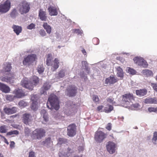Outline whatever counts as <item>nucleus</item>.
Wrapping results in <instances>:
<instances>
[{"mask_svg":"<svg viewBox=\"0 0 157 157\" xmlns=\"http://www.w3.org/2000/svg\"><path fill=\"white\" fill-rule=\"evenodd\" d=\"M43 26L46 30L48 33L50 34L52 31V28L51 26L47 22H44Z\"/></svg>","mask_w":157,"mask_h":157,"instance_id":"obj_31","label":"nucleus"},{"mask_svg":"<svg viewBox=\"0 0 157 157\" xmlns=\"http://www.w3.org/2000/svg\"><path fill=\"white\" fill-rule=\"evenodd\" d=\"M85 71H86V72L88 74H89L90 72V68L88 67L84 68Z\"/></svg>","mask_w":157,"mask_h":157,"instance_id":"obj_62","label":"nucleus"},{"mask_svg":"<svg viewBox=\"0 0 157 157\" xmlns=\"http://www.w3.org/2000/svg\"><path fill=\"white\" fill-rule=\"evenodd\" d=\"M11 64L10 63H6L4 64V70L6 72L10 71L11 69Z\"/></svg>","mask_w":157,"mask_h":157,"instance_id":"obj_34","label":"nucleus"},{"mask_svg":"<svg viewBox=\"0 0 157 157\" xmlns=\"http://www.w3.org/2000/svg\"><path fill=\"white\" fill-rule=\"evenodd\" d=\"M0 131L2 133H6L7 129L5 125L2 126L0 128Z\"/></svg>","mask_w":157,"mask_h":157,"instance_id":"obj_46","label":"nucleus"},{"mask_svg":"<svg viewBox=\"0 0 157 157\" xmlns=\"http://www.w3.org/2000/svg\"><path fill=\"white\" fill-rule=\"evenodd\" d=\"M73 152V150L70 148L68 147L65 152H60L59 156V157H67L70 156Z\"/></svg>","mask_w":157,"mask_h":157,"instance_id":"obj_21","label":"nucleus"},{"mask_svg":"<svg viewBox=\"0 0 157 157\" xmlns=\"http://www.w3.org/2000/svg\"><path fill=\"white\" fill-rule=\"evenodd\" d=\"M10 8V2L8 0L3 3L0 4V13L2 14L7 13Z\"/></svg>","mask_w":157,"mask_h":157,"instance_id":"obj_10","label":"nucleus"},{"mask_svg":"<svg viewBox=\"0 0 157 157\" xmlns=\"http://www.w3.org/2000/svg\"><path fill=\"white\" fill-rule=\"evenodd\" d=\"M123 103L127 105L126 107H129L132 105V101L133 100L132 95L130 94H126L123 95Z\"/></svg>","mask_w":157,"mask_h":157,"instance_id":"obj_8","label":"nucleus"},{"mask_svg":"<svg viewBox=\"0 0 157 157\" xmlns=\"http://www.w3.org/2000/svg\"><path fill=\"white\" fill-rule=\"evenodd\" d=\"M37 59V56L36 55L30 54L24 58L23 63L25 65L29 66L32 64Z\"/></svg>","mask_w":157,"mask_h":157,"instance_id":"obj_6","label":"nucleus"},{"mask_svg":"<svg viewBox=\"0 0 157 157\" xmlns=\"http://www.w3.org/2000/svg\"><path fill=\"white\" fill-rule=\"evenodd\" d=\"M0 90L5 93H9L10 90V88L6 85L0 82Z\"/></svg>","mask_w":157,"mask_h":157,"instance_id":"obj_24","label":"nucleus"},{"mask_svg":"<svg viewBox=\"0 0 157 157\" xmlns=\"http://www.w3.org/2000/svg\"><path fill=\"white\" fill-rule=\"evenodd\" d=\"M76 133V126L75 124H73L70 125L67 127V135L72 137L75 135Z\"/></svg>","mask_w":157,"mask_h":157,"instance_id":"obj_13","label":"nucleus"},{"mask_svg":"<svg viewBox=\"0 0 157 157\" xmlns=\"http://www.w3.org/2000/svg\"><path fill=\"white\" fill-rule=\"evenodd\" d=\"M119 79L113 75H111L109 77L106 78L105 83L106 84H113L117 82Z\"/></svg>","mask_w":157,"mask_h":157,"instance_id":"obj_15","label":"nucleus"},{"mask_svg":"<svg viewBox=\"0 0 157 157\" xmlns=\"http://www.w3.org/2000/svg\"><path fill=\"white\" fill-rule=\"evenodd\" d=\"M107 136L106 134L101 131H97L95 134V140L97 143H101L106 137Z\"/></svg>","mask_w":157,"mask_h":157,"instance_id":"obj_7","label":"nucleus"},{"mask_svg":"<svg viewBox=\"0 0 157 157\" xmlns=\"http://www.w3.org/2000/svg\"><path fill=\"white\" fill-rule=\"evenodd\" d=\"M79 75L81 78H84V79H85L87 78L86 75L85 74L83 71L79 73Z\"/></svg>","mask_w":157,"mask_h":157,"instance_id":"obj_53","label":"nucleus"},{"mask_svg":"<svg viewBox=\"0 0 157 157\" xmlns=\"http://www.w3.org/2000/svg\"><path fill=\"white\" fill-rule=\"evenodd\" d=\"M37 70L39 74H41L44 72V68L42 65H40L38 66Z\"/></svg>","mask_w":157,"mask_h":157,"instance_id":"obj_36","label":"nucleus"},{"mask_svg":"<svg viewBox=\"0 0 157 157\" xmlns=\"http://www.w3.org/2000/svg\"><path fill=\"white\" fill-rule=\"evenodd\" d=\"M48 10L51 16H56L58 14L56 8L54 6H50L48 8Z\"/></svg>","mask_w":157,"mask_h":157,"instance_id":"obj_23","label":"nucleus"},{"mask_svg":"<svg viewBox=\"0 0 157 157\" xmlns=\"http://www.w3.org/2000/svg\"><path fill=\"white\" fill-rule=\"evenodd\" d=\"M137 95L140 97H142L146 95L147 93V90L145 89H142L138 90L136 91Z\"/></svg>","mask_w":157,"mask_h":157,"instance_id":"obj_29","label":"nucleus"},{"mask_svg":"<svg viewBox=\"0 0 157 157\" xmlns=\"http://www.w3.org/2000/svg\"><path fill=\"white\" fill-rule=\"evenodd\" d=\"M92 100L96 104L99 103V99L97 95H93Z\"/></svg>","mask_w":157,"mask_h":157,"instance_id":"obj_37","label":"nucleus"},{"mask_svg":"<svg viewBox=\"0 0 157 157\" xmlns=\"http://www.w3.org/2000/svg\"><path fill=\"white\" fill-rule=\"evenodd\" d=\"M95 41H97V43L94 44L95 45H97L99 44V41L98 38H94L93 40V41L94 42Z\"/></svg>","mask_w":157,"mask_h":157,"instance_id":"obj_59","label":"nucleus"},{"mask_svg":"<svg viewBox=\"0 0 157 157\" xmlns=\"http://www.w3.org/2000/svg\"><path fill=\"white\" fill-rule=\"evenodd\" d=\"M45 130L42 128H37L33 131L31 137L33 140L40 139L44 135Z\"/></svg>","mask_w":157,"mask_h":157,"instance_id":"obj_5","label":"nucleus"},{"mask_svg":"<svg viewBox=\"0 0 157 157\" xmlns=\"http://www.w3.org/2000/svg\"><path fill=\"white\" fill-rule=\"evenodd\" d=\"M33 119V116L30 114L25 113L23 115V122L26 125H29L31 124Z\"/></svg>","mask_w":157,"mask_h":157,"instance_id":"obj_14","label":"nucleus"},{"mask_svg":"<svg viewBox=\"0 0 157 157\" xmlns=\"http://www.w3.org/2000/svg\"><path fill=\"white\" fill-rule=\"evenodd\" d=\"M157 140V132H155L154 133L152 139V141L154 144H156V141Z\"/></svg>","mask_w":157,"mask_h":157,"instance_id":"obj_40","label":"nucleus"},{"mask_svg":"<svg viewBox=\"0 0 157 157\" xmlns=\"http://www.w3.org/2000/svg\"><path fill=\"white\" fill-rule=\"evenodd\" d=\"M78 151L80 152L83 151V147L82 146H80L78 147Z\"/></svg>","mask_w":157,"mask_h":157,"instance_id":"obj_63","label":"nucleus"},{"mask_svg":"<svg viewBox=\"0 0 157 157\" xmlns=\"http://www.w3.org/2000/svg\"><path fill=\"white\" fill-rule=\"evenodd\" d=\"M73 33L80 34L81 36L83 34V31L82 30L79 29H74L73 30Z\"/></svg>","mask_w":157,"mask_h":157,"instance_id":"obj_44","label":"nucleus"},{"mask_svg":"<svg viewBox=\"0 0 157 157\" xmlns=\"http://www.w3.org/2000/svg\"><path fill=\"white\" fill-rule=\"evenodd\" d=\"M68 39H67V38L65 37L62 39H61V41L63 42H66L68 41Z\"/></svg>","mask_w":157,"mask_h":157,"instance_id":"obj_61","label":"nucleus"},{"mask_svg":"<svg viewBox=\"0 0 157 157\" xmlns=\"http://www.w3.org/2000/svg\"><path fill=\"white\" fill-rule=\"evenodd\" d=\"M29 157H36L35 155L34 152L33 151L29 152Z\"/></svg>","mask_w":157,"mask_h":157,"instance_id":"obj_57","label":"nucleus"},{"mask_svg":"<svg viewBox=\"0 0 157 157\" xmlns=\"http://www.w3.org/2000/svg\"><path fill=\"white\" fill-rule=\"evenodd\" d=\"M12 28L14 32L17 35H19L21 32L22 27L20 26L13 25L12 26Z\"/></svg>","mask_w":157,"mask_h":157,"instance_id":"obj_27","label":"nucleus"},{"mask_svg":"<svg viewBox=\"0 0 157 157\" xmlns=\"http://www.w3.org/2000/svg\"><path fill=\"white\" fill-rule=\"evenodd\" d=\"M148 110L150 112H157V107L156 108L154 107H149L148 108Z\"/></svg>","mask_w":157,"mask_h":157,"instance_id":"obj_49","label":"nucleus"},{"mask_svg":"<svg viewBox=\"0 0 157 157\" xmlns=\"http://www.w3.org/2000/svg\"><path fill=\"white\" fill-rule=\"evenodd\" d=\"M117 71V75L118 77L122 79L124 77V72L122 69L120 67H115Z\"/></svg>","mask_w":157,"mask_h":157,"instance_id":"obj_28","label":"nucleus"},{"mask_svg":"<svg viewBox=\"0 0 157 157\" xmlns=\"http://www.w3.org/2000/svg\"><path fill=\"white\" fill-rule=\"evenodd\" d=\"M25 136H31V131L28 127H25Z\"/></svg>","mask_w":157,"mask_h":157,"instance_id":"obj_39","label":"nucleus"},{"mask_svg":"<svg viewBox=\"0 0 157 157\" xmlns=\"http://www.w3.org/2000/svg\"><path fill=\"white\" fill-rule=\"evenodd\" d=\"M14 78V77L13 76H1L0 77V79L2 81L6 82L10 84L13 83Z\"/></svg>","mask_w":157,"mask_h":157,"instance_id":"obj_20","label":"nucleus"},{"mask_svg":"<svg viewBox=\"0 0 157 157\" xmlns=\"http://www.w3.org/2000/svg\"><path fill=\"white\" fill-rule=\"evenodd\" d=\"M19 133V132L16 130H14L8 132L7 133V135H17Z\"/></svg>","mask_w":157,"mask_h":157,"instance_id":"obj_42","label":"nucleus"},{"mask_svg":"<svg viewBox=\"0 0 157 157\" xmlns=\"http://www.w3.org/2000/svg\"><path fill=\"white\" fill-rule=\"evenodd\" d=\"M132 103V105H129V107H127L130 108L131 107L133 106L135 108V109L133 108L132 109H135L136 108H138L139 107L140 105L138 103H136L134 104H133Z\"/></svg>","mask_w":157,"mask_h":157,"instance_id":"obj_48","label":"nucleus"},{"mask_svg":"<svg viewBox=\"0 0 157 157\" xmlns=\"http://www.w3.org/2000/svg\"><path fill=\"white\" fill-rule=\"evenodd\" d=\"M39 33L42 36H44L46 35L45 31L44 29H41L39 31Z\"/></svg>","mask_w":157,"mask_h":157,"instance_id":"obj_50","label":"nucleus"},{"mask_svg":"<svg viewBox=\"0 0 157 157\" xmlns=\"http://www.w3.org/2000/svg\"><path fill=\"white\" fill-rule=\"evenodd\" d=\"M113 109V107L111 105H109L108 106L104 108L103 112L108 113L110 112Z\"/></svg>","mask_w":157,"mask_h":157,"instance_id":"obj_35","label":"nucleus"},{"mask_svg":"<svg viewBox=\"0 0 157 157\" xmlns=\"http://www.w3.org/2000/svg\"><path fill=\"white\" fill-rule=\"evenodd\" d=\"M103 107V106L102 105H100L98 106L97 108V110L101 112H103V111L104 110V109H102Z\"/></svg>","mask_w":157,"mask_h":157,"instance_id":"obj_55","label":"nucleus"},{"mask_svg":"<svg viewBox=\"0 0 157 157\" xmlns=\"http://www.w3.org/2000/svg\"><path fill=\"white\" fill-rule=\"evenodd\" d=\"M69 107H70L69 109H72L73 110H74L76 109L75 105V104L71 105L70 106H69Z\"/></svg>","mask_w":157,"mask_h":157,"instance_id":"obj_60","label":"nucleus"},{"mask_svg":"<svg viewBox=\"0 0 157 157\" xmlns=\"http://www.w3.org/2000/svg\"><path fill=\"white\" fill-rule=\"evenodd\" d=\"M13 93L15 94L14 96L17 98H21L25 96V93L22 89H17L13 91Z\"/></svg>","mask_w":157,"mask_h":157,"instance_id":"obj_17","label":"nucleus"},{"mask_svg":"<svg viewBox=\"0 0 157 157\" xmlns=\"http://www.w3.org/2000/svg\"><path fill=\"white\" fill-rule=\"evenodd\" d=\"M51 86V85L48 82H46L44 83L43 87L40 90V94H46V91L50 89Z\"/></svg>","mask_w":157,"mask_h":157,"instance_id":"obj_16","label":"nucleus"},{"mask_svg":"<svg viewBox=\"0 0 157 157\" xmlns=\"http://www.w3.org/2000/svg\"><path fill=\"white\" fill-rule=\"evenodd\" d=\"M126 70L128 73L132 75L135 74L136 73L135 70L129 67H127Z\"/></svg>","mask_w":157,"mask_h":157,"instance_id":"obj_38","label":"nucleus"},{"mask_svg":"<svg viewBox=\"0 0 157 157\" xmlns=\"http://www.w3.org/2000/svg\"><path fill=\"white\" fill-rule=\"evenodd\" d=\"M15 97L14 96L8 95L6 96V99L10 101H12L13 100Z\"/></svg>","mask_w":157,"mask_h":157,"instance_id":"obj_47","label":"nucleus"},{"mask_svg":"<svg viewBox=\"0 0 157 157\" xmlns=\"http://www.w3.org/2000/svg\"><path fill=\"white\" fill-rule=\"evenodd\" d=\"M17 110V108L15 107H13L11 108L6 107L4 109V112L8 114H10L15 113Z\"/></svg>","mask_w":157,"mask_h":157,"instance_id":"obj_26","label":"nucleus"},{"mask_svg":"<svg viewBox=\"0 0 157 157\" xmlns=\"http://www.w3.org/2000/svg\"><path fill=\"white\" fill-rule=\"evenodd\" d=\"M106 128L108 130H110L111 129V124L110 123H108Z\"/></svg>","mask_w":157,"mask_h":157,"instance_id":"obj_56","label":"nucleus"},{"mask_svg":"<svg viewBox=\"0 0 157 157\" xmlns=\"http://www.w3.org/2000/svg\"><path fill=\"white\" fill-rule=\"evenodd\" d=\"M18 15V13L15 9L12 10L10 14V17L13 19L15 18Z\"/></svg>","mask_w":157,"mask_h":157,"instance_id":"obj_33","label":"nucleus"},{"mask_svg":"<svg viewBox=\"0 0 157 157\" xmlns=\"http://www.w3.org/2000/svg\"><path fill=\"white\" fill-rule=\"evenodd\" d=\"M107 151L111 154L115 152L116 150V144L114 142H109L106 145Z\"/></svg>","mask_w":157,"mask_h":157,"instance_id":"obj_11","label":"nucleus"},{"mask_svg":"<svg viewBox=\"0 0 157 157\" xmlns=\"http://www.w3.org/2000/svg\"><path fill=\"white\" fill-rule=\"evenodd\" d=\"M45 144L47 145L48 147H49L51 145V139L48 138L45 141Z\"/></svg>","mask_w":157,"mask_h":157,"instance_id":"obj_45","label":"nucleus"},{"mask_svg":"<svg viewBox=\"0 0 157 157\" xmlns=\"http://www.w3.org/2000/svg\"><path fill=\"white\" fill-rule=\"evenodd\" d=\"M82 65L83 67L85 68L88 67V63L86 61H82Z\"/></svg>","mask_w":157,"mask_h":157,"instance_id":"obj_54","label":"nucleus"},{"mask_svg":"<svg viewBox=\"0 0 157 157\" xmlns=\"http://www.w3.org/2000/svg\"><path fill=\"white\" fill-rule=\"evenodd\" d=\"M77 93V88L74 85L69 86L67 89L66 93L70 97L74 96Z\"/></svg>","mask_w":157,"mask_h":157,"instance_id":"obj_12","label":"nucleus"},{"mask_svg":"<svg viewBox=\"0 0 157 157\" xmlns=\"http://www.w3.org/2000/svg\"><path fill=\"white\" fill-rule=\"evenodd\" d=\"M17 9L21 14H26L30 9L29 4L26 2H22L19 5Z\"/></svg>","mask_w":157,"mask_h":157,"instance_id":"obj_4","label":"nucleus"},{"mask_svg":"<svg viewBox=\"0 0 157 157\" xmlns=\"http://www.w3.org/2000/svg\"><path fill=\"white\" fill-rule=\"evenodd\" d=\"M133 60L135 63L143 67L147 68L148 66L147 61L141 57H136L133 58Z\"/></svg>","mask_w":157,"mask_h":157,"instance_id":"obj_9","label":"nucleus"},{"mask_svg":"<svg viewBox=\"0 0 157 157\" xmlns=\"http://www.w3.org/2000/svg\"><path fill=\"white\" fill-rule=\"evenodd\" d=\"M19 106L22 107H24L27 105V103L23 100H21L19 102Z\"/></svg>","mask_w":157,"mask_h":157,"instance_id":"obj_41","label":"nucleus"},{"mask_svg":"<svg viewBox=\"0 0 157 157\" xmlns=\"http://www.w3.org/2000/svg\"><path fill=\"white\" fill-rule=\"evenodd\" d=\"M39 78L36 76H34L30 79L28 81L27 78H23L21 82V85L24 87L29 90H32L34 86H36L39 82Z\"/></svg>","mask_w":157,"mask_h":157,"instance_id":"obj_1","label":"nucleus"},{"mask_svg":"<svg viewBox=\"0 0 157 157\" xmlns=\"http://www.w3.org/2000/svg\"><path fill=\"white\" fill-rule=\"evenodd\" d=\"M36 95H33L31 97V99L32 101V104L31 105V108L32 109L36 110L37 108V98L36 97Z\"/></svg>","mask_w":157,"mask_h":157,"instance_id":"obj_19","label":"nucleus"},{"mask_svg":"<svg viewBox=\"0 0 157 157\" xmlns=\"http://www.w3.org/2000/svg\"><path fill=\"white\" fill-rule=\"evenodd\" d=\"M2 137L4 139V141L5 143L6 144H9V143L8 142L7 140V139L5 138L4 136H2Z\"/></svg>","mask_w":157,"mask_h":157,"instance_id":"obj_64","label":"nucleus"},{"mask_svg":"<svg viewBox=\"0 0 157 157\" xmlns=\"http://www.w3.org/2000/svg\"><path fill=\"white\" fill-rule=\"evenodd\" d=\"M15 147V143L13 141H11L10 147L11 148H13Z\"/></svg>","mask_w":157,"mask_h":157,"instance_id":"obj_58","label":"nucleus"},{"mask_svg":"<svg viewBox=\"0 0 157 157\" xmlns=\"http://www.w3.org/2000/svg\"><path fill=\"white\" fill-rule=\"evenodd\" d=\"M67 142V140L61 138H59V143L60 144H62L63 143H64L66 142Z\"/></svg>","mask_w":157,"mask_h":157,"instance_id":"obj_51","label":"nucleus"},{"mask_svg":"<svg viewBox=\"0 0 157 157\" xmlns=\"http://www.w3.org/2000/svg\"><path fill=\"white\" fill-rule=\"evenodd\" d=\"M141 73L145 76L148 77L153 75L152 72L148 69H145L143 70Z\"/></svg>","mask_w":157,"mask_h":157,"instance_id":"obj_30","label":"nucleus"},{"mask_svg":"<svg viewBox=\"0 0 157 157\" xmlns=\"http://www.w3.org/2000/svg\"><path fill=\"white\" fill-rule=\"evenodd\" d=\"M65 72L66 71L62 69L60 70L58 74L56 75V77L57 78V79L64 77L65 76Z\"/></svg>","mask_w":157,"mask_h":157,"instance_id":"obj_32","label":"nucleus"},{"mask_svg":"<svg viewBox=\"0 0 157 157\" xmlns=\"http://www.w3.org/2000/svg\"><path fill=\"white\" fill-rule=\"evenodd\" d=\"M47 107L51 109L58 110L59 108V101L57 97L54 94H52L49 97L47 104Z\"/></svg>","mask_w":157,"mask_h":157,"instance_id":"obj_2","label":"nucleus"},{"mask_svg":"<svg viewBox=\"0 0 157 157\" xmlns=\"http://www.w3.org/2000/svg\"><path fill=\"white\" fill-rule=\"evenodd\" d=\"M144 102L148 104H157V98H147L144 99Z\"/></svg>","mask_w":157,"mask_h":157,"instance_id":"obj_25","label":"nucleus"},{"mask_svg":"<svg viewBox=\"0 0 157 157\" xmlns=\"http://www.w3.org/2000/svg\"><path fill=\"white\" fill-rule=\"evenodd\" d=\"M40 114L43 119L42 121V123L44 124H48L49 121V117L47 112L45 110L42 109L40 111Z\"/></svg>","mask_w":157,"mask_h":157,"instance_id":"obj_18","label":"nucleus"},{"mask_svg":"<svg viewBox=\"0 0 157 157\" xmlns=\"http://www.w3.org/2000/svg\"><path fill=\"white\" fill-rule=\"evenodd\" d=\"M39 17L42 21H45L47 19L46 12L42 9L40 10L39 11Z\"/></svg>","mask_w":157,"mask_h":157,"instance_id":"obj_22","label":"nucleus"},{"mask_svg":"<svg viewBox=\"0 0 157 157\" xmlns=\"http://www.w3.org/2000/svg\"><path fill=\"white\" fill-rule=\"evenodd\" d=\"M107 101L115 105H116L117 104L115 101H113V98L111 97H109L107 98Z\"/></svg>","mask_w":157,"mask_h":157,"instance_id":"obj_43","label":"nucleus"},{"mask_svg":"<svg viewBox=\"0 0 157 157\" xmlns=\"http://www.w3.org/2000/svg\"><path fill=\"white\" fill-rule=\"evenodd\" d=\"M51 54L48 55L46 59V64L48 66H51V70L52 71H55L59 67V61L58 59L55 58L53 62L52 63Z\"/></svg>","mask_w":157,"mask_h":157,"instance_id":"obj_3","label":"nucleus"},{"mask_svg":"<svg viewBox=\"0 0 157 157\" xmlns=\"http://www.w3.org/2000/svg\"><path fill=\"white\" fill-rule=\"evenodd\" d=\"M35 25L34 24L31 23L27 26V28L28 29H32L35 28Z\"/></svg>","mask_w":157,"mask_h":157,"instance_id":"obj_52","label":"nucleus"}]
</instances>
